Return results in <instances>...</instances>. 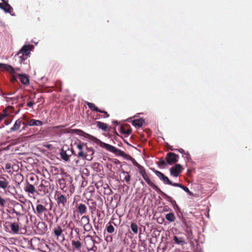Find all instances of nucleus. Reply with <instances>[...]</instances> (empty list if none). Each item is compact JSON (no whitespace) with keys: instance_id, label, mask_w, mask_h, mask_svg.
<instances>
[{"instance_id":"nucleus-8","label":"nucleus","mask_w":252,"mask_h":252,"mask_svg":"<svg viewBox=\"0 0 252 252\" xmlns=\"http://www.w3.org/2000/svg\"><path fill=\"white\" fill-rule=\"evenodd\" d=\"M182 166L180 164H176L175 166L170 169L171 175L174 177H177L182 172Z\"/></svg>"},{"instance_id":"nucleus-16","label":"nucleus","mask_w":252,"mask_h":252,"mask_svg":"<svg viewBox=\"0 0 252 252\" xmlns=\"http://www.w3.org/2000/svg\"><path fill=\"white\" fill-rule=\"evenodd\" d=\"M77 240H72L71 241V244L73 246V251H80L81 248V243L80 242V240H79L78 238H76Z\"/></svg>"},{"instance_id":"nucleus-13","label":"nucleus","mask_w":252,"mask_h":252,"mask_svg":"<svg viewBox=\"0 0 252 252\" xmlns=\"http://www.w3.org/2000/svg\"><path fill=\"white\" fill-rule=\"evenodd\" d=\"M33 210L34 211V214H35L38 217L42 215L44 212L47 211L46 208L40 204H37L36 206L35 210H34L33 208Z\"/></svg>"},{"instance_id":"nucleus-15","label":"nucleus","mask_w":252,"mask_h":252,"mask_svg":"<svg viewBox=\"0 0 252 252\" xmlns=\"http://www.w3.org/2000/svg\"><path fill=\"white\" fill-rule=\"evenodd\" d=\"M22 121L21 119L17 120L13 126L10 128V132H14L19 130L22 125Z\"/></svg>"},{"instance_id":"nucleus-19","label":"nucleus","mask_w":252,"mask_h":252,"mask_svg":"<svg viewBox=\"0 0 252 252\" xmlns=\"http://www.w3.org/2000/svg\"><path fill=\"white\" fill-rule=\"evenodd\" d=\"M15 93V92H14L13 94H6L7 96L5 97V98L6 99L7 101H9V100L10 99L12 101V104H13L14 103H16V102H17L19 99H22L23 98V96L21 95H18L14 97H9L8 96V95H11Z\"/></svg>"},{"instance_id":"nucleus-23","label":"nucleus","mask_w":252,"mask_h":252,"mask_svg":"<svg viewBox=\"0 0 252 252\" xmlns=\"http://www.w3.org/2000/svg\"><path fill=\"white\" fill-rule=\"evenodd\" d=\"M86 103L87 105L89 108L91 110L99 113H103V110L99 109L98 107L95 105L94 104L89 102H86Z\"/></svg>"},{"instance_id":"nucleus-54","label":"nucleus","mask_w":252,"mask_h":252,"mask_svg":"<svg viewBox=\"0 0 252 252\" xmlns=\"http://www.w3.org/2000/svg\"><path fill=\"white\" fill-rule=\"evenodd\" d=\"M130 133H131V130H125V131L124 132V134H125L127 135H129Z\"/></svg>"},{"instance_id":"nucleus-56","label":"nucleus","mask_w":252,"mask_h":252,"mask_svg":"<svg viewBox=\"0 0 252 252\" xmlns=\"http://www.w3.org/2000/svg\"><path fill=\"white\" fill-rule=\"evenodd\" d=\"M59 183L61 185H63L64 183V180H63V179L60 180L59 181ZM64 187V186H63V187Z\"/></svg>"},{"instance_id":"nucleus-47","label":"nucleus","mask_w":252,"mask_h":252,"mask_svg":"<svg viewBox=\"0 0 252 252\" xmlns=\"http://www.w3.org/2000/svg\"><path fill=\"white\" fill-rule=\"evenodd\" d=\"M171 150L172 151H177L178 152H179L180 153L182 154L183 155L185 154V153H186L185 152V151L183 149H182V148H180V149H171Z\"/></svg>"},{"instance_id":"nucleus-39","label":"nucleus","mask_w":252,"mask_h":252,"mask_svg":"<svg viewBox=\"0 0 252 252\" xmlns=\"http://www.w3.org/2000/svg\"><path fill=\"white\" fill-rule=\"evenodd\" d=\"M128 159L129 160H130L132 164H133V165L136 166V167L139 165V164L135 160V159L131 156H129Z\"/></svg>"},{"instance_id":"nucleus-5","label":"nucleus","mask_w":252,"mask_h":252,"mask_svg":"<svg viewBox=\"0 0 252 252\" xmlns=\"http://www.w3.org/2000/svg\"><path fill=\"white\" fill-rule=\"evenodd\" d=\"M73 152V151L72 149H69L68 147H63L61 150L60 155L63 160L67 161L69 160V157L71 156Z\"/></svg>"},{"instance_id":"nucleus-58","label":"nucleus","mask_w":252,"mask_h":252,"mask_svg":"<svg viewBox=\"0 0 252 252\" xmlns=\"http://www.w3.org/2000/svg\"><path fill=\"white\" fill-rule=\"evenodd\" d=\"M13 75V77L12 78V81H16V76H15V75Z\"/></svg>"},{"instance_id":"nucleus-41","label":"nucleus","mask_w":252,"mask_h":252,"mask_svg":"<svg viewBox=\"0 0 252 252\" xmlns=\"http://www.w3.org/2000/svg\"><path fill=\"white\" fill-rule=\"evenodd\" d=\"M181 189H183L185 191H186L187 193H188L189 194V195H193V193L189 190L188 188L185 187L184 186H182V188H181Z\"/></svg>"},{"instance_id":"nucleus-12","label":"nucleus","mask_w":252,"mask_h":252,"mask_svg":"<svg viewBox=\"0 0 252 252\" xmlns=\"http://www.w3.org/2000/svg\"><path fill=\"white\" fill-rule=\"evenodd\" d=\"M57 204L59 206L65 207L67 203L66 197L61 194H57L56 199Z\"/></svg>"},{"instance_id":"nucleus-60","label":"nucleus","mask_w":252,"mask_h":252,"mask_svg":"<svg viewBox=\"0 0 252 252\" xmlns=\"http://www.w3.org/2000/svg\"><path fill=\"white\" fill-rule=\"evenodd\" d=\"M34 178H35V177H34V176L30 177V180L31 181H33L34 180Z\"/></svg>"},{"instance_id":"nucleus-61","label":"nucleus","mask_w":252,"mask_h":252,"mask_svg":"<svg viewBox=\"0 0 252 252\" xmlns=\"http://www.w3.org/2000/svg\"><path fill=\"white\" fill-rule=\"evenodd\" d=\"M14 213H15L17 215H19V213L17 212V211H16L14 210Z\"/></svg>"},{"instance_id":"nucleus-26","label":"nucleus","mask_w":252,"mask_h":252,"mask_svg":"<svg viewBox=\"0 0 252 252\" xmlns=\"http://www.w3.org/2000/svg\"><path fill=\"white\" fill-rule=\"evenodd\" d=\"M96 126L98 128H99L104 131H107V128H108V126L106 124L102 123L101 122L97 121V122H96Z\"/></svg>"},{"instance_id":"nucleus-38","label":"nucleus","mask_w":252,"mask_h":252,"mask_svg":"<svg viewBox=\"0 0 252 252\" xmlns=\"http://www.w3.org/2000/svg\"><path fill=\"white\" fill-rule=\"evenodd\" d=\"M137 168H138V172L140 175L146 172L145 168L140 164L137 167Z\"/></svg>"},{"instance_id":"nucleus-22","label":"nucleus","mask_w":252,"mask_h":252,"mask_svg":"<svg viewBox=\"0 0 252 252\" xmlns=\"http://www.w3.org/2000/svg\"><path fill=\"white\" fill-rule=\"evenodd\" d=\"M43 125L42 122L40 120L32 119L28 122L29 126H41Z\"/></svg>"},{"instance_id":"nucleus-10","label":"nucleus","mask_w":252,"mask_h":252,"mask_svg":"<svg viewBox=\"0 0 252 252\" xmlns=\"http://www.w3.org/2000/svg\"><path fill=\"white\" fill-rule=\"evenodd\" d=\"M152 170L160 180L163 182L164 184L167 185L171 184V181L163 173L160 171L156 170L155 169H152Z\"/></svg>"},{"instance_id":"nucleus-20","label":"nucleus","mask_w":252,"mask_h":252,"mask_svg":"<svg viewBox=\"0 0 252 252\" xmlns=\"http://www.w3.org/2000/svg\"><path fill=\"white\" fill-rule=\"evenodd\" d=\"M19 79L20 80V82L25 85H27L29 84V78L24 74H18Z\"/></svg>"},{"instance_id":"nucleus-33","label":"nucleus","mask_w":252,"mask_h":252,"mask_svg":"<svg viewBox=\"0 0 252 252\" xmlns=\"http://www.w3.org/2000/svg\"><path fill=\"white\" fill-rule=\"evenodd\" d=\"M101 165L97 162H94L92 164V168L94 170L97 172H99L101 171Z\"/></svg>"},{"instance_id":"nucleus-6","label":"nucleus","mask_w":252,"mask_h":252,"mask_svg":"<svg viewBox=\"0 0 252 252\" xmlns=\"http://www.w3.org/2000/svg\"><path fill=\"white\" fill-rule=\"evenodd\" d=\"M86 238H89L90 239V242L93 244V247L88 248V250L90 252H96L97 250V247L95 246L96 244H99L101 242V239L97 236H96L97 241L94 239L93 237L90 235H88Z\"/></svg>"},{"instance_id":"nucleus-35","label":"nucleus","mask_w":252,"mask_h":252,"mask_svg":"<svg viewBox=\"0 0 252 252\" xmlns=\"http://www.w3.org/2000/svg\"><path fill=\"white\" fill-rule=\"evenodd\" d=\"M183 157L185 159L187 162H189L191 160L189 152L185 153V154L183 155Z\"/></svg>"},{"instance_id":"nucleus-9","label":"nucleus","mask_w":252,"mask_h":252,"mask_svg":"<svg viewBox=\"0 0 252 252\" xmlns=\"http://www.w3.org/2000/svg\"><path fill=\"white\" fill-rule=\"evenodd\" d=\"M0 9H2L5 13H9L12 16L14 15V14H12L13 11V8L8 4V1L6 0L0 3Z\"/></svg>"},{"instance_id":"nucleus-14","label":"nucleus","mask_w":252,"mask_h":252,"mask_svg":"<svg viewBox=\"0 0 252 252\" xmlns=\"http://www.w3.org/2000/svg\"><path fill=\"white\" fill-rule=\"evenodd\" d=\"M143 178L144 179V180L146 181V182L153 189H158V186H156L155 184H154L150 179L148 176L147 175L146 172H144V173L142 174L141 175Z\"/></svg>"},{"instance_id":"nucleus-49","label":"nucleus","mask_w":252,"mask_h":252,"mask_svg":"<svg viewBox=\"0 0 252 252\" xmlns=\"http://www.w3.org/2000/svg\"><path fill=\"white\" fill-rule=\"evenodd\" d=\"M77 148L79 150V151H83V145L81 144H78L77 145Z\"/></svg>"},{"instance_id":"nucleus-7","label":"nucleus","mask_w":252,"mask_h":252,"mask_svg":"<svg viewBox=\"0 0 252 252\" xmlns=\"http://www.w3.org/2000/svg\"><path fill=\"white\" fill-rule=\"evenodd\" d=\"M81 224L85 231L89 232L92 228V226L90 223L89 219L87 216H84L81 218Z\"/></svg>"},{"instance_id":"nucleus-64","label":"nucleus","mask_w":252,"mask_h":252,"mask_svg":"<svg viewBox=\"0 0 252 252\" xmlns=\"http://www.w3.org/2000/svg\"><path fill=\"white\" fill-rule=\"evenodd\" d=\"M89 245L91 246V247H93V244L91 243L90 242V244Z\"/></svg>"},{"instance_id":"nucleus-44","label":"nucleus","mask_w":252,"mask_h":252,"mask_svg":"<svg viewBox=\"0 0 252 252\" xmlns=\"http://www.w3.org/2000/svg\"><path fill=\"white\" fill-rule=\"evenodd\" d=\"M85 151V153L86 154H90V152L91 151L94 152V150L93 148H89L88 147H86V150Z\"/></svg>"},{"instance_id":"nucleus-1","label":"nucleus","mask_w":252,"mask_h":252,"mask_svg":"<svg viewBox=\"0 0 252 252\" xmlns=\"http://www.w3.org/2000/svg\"><path fill=\"white\" fill-rule=\"evenodd\" d=\"M71 132L72 133H76V134L83 136L87 139H88L89 140L92 141V142L95 143V144L98 145L102 148H104L105 149H106L107 151L113 153H116L117 152H119L121 155H123L124 154H125V153L123 151H122L116 147L109 145L108 144L105 143L98 139L96 138V137L87 133L85 132H84L83 130L81 129H72Z\"/></svg>"},{"instance_id":"nucleus-46","label":"nucleus","mask_w":252,"mask_h":252,"mask_svg":"<svg viewBox=\"0 0 252 252\" xmlns=\"http://www.w3.org/2000/svg\"><path fill=\"white\" fill-rule=\"evenodd\" d=\"M158 165L159 166H165L166 165V163L163 160H160L159 161Z\"/></svg>"},{"instance_id":"nucleus-45","label":"nucleus","mask_w":252,"mask_h":252,"mask_svg":"<svg viewBox=\"0 0 252 252\" xmlns=\"http://www.w3.org/2000/svg\"><path fill=\"white\" fill-rule=\"evenodd\" d=\"M169 185L173 186L174 187H179L181 189L182 188V185L178 184V183H173L172 182H171V184H169Z\"/></svg>"},{"instance_id":"nucleus-31","label":"nucleus","mask_w":252,"mask_h":252,"mask_svg":"<svg viewBox=\"0 0 252 252\" xmlns=\"http://www.w3.org/2000/svg\"><path fill=\"white\" fill-rule=\"evenodd\" d=\"M165 218L166 219L170 221V222H173L175 220V217L173 213H170L169 214H167L165 215Z\"/></svg>"},{"instance_id":"nucleus-28","label":"nucleus","mask_w":252,"mask_h":252,"mask_svg":"<svg viewBox=\"0 0 252 252\" xmlns=\"http://www.w3.org/2000/svg\"><path fill=\"white\" fill-rule=\"evenodd\" d=\"M122 174H123L125 176L124 179L122 180L123 182L125 181L127 183H129L130 180V176L129 175L128 172L124 171L123 169L121 170Z\"/></svg>"},{"instance_id":"nucleus-37","label":"nucleus","mask_w":252,"mask_h":252,"mask_svg":"<svg viewBox=\"0 0 252 252\" xmlns=\"http://www.w3.org/2000/svg\"><path fill=\"white\" fill-rule=\"evenodd\" d=\"M106 230L109 233H112L114 232L115 229L112 225L110 224L107 226Z\"/></svg>"},{"instance_id":"nucleus-32","label":"nucleus","mask_w":252,"mask_h":252,"mask_svg":"<svg viewBox=\"0 0 252 252\" xmlns=\"http://www.w3.org/2000/svg\"><path fill=\"white\" fill-rule=\"evenodd\" d=\"M130 228L134 234H137L138 232V226L135 222H131Z\"/></svg>"},{"instance_id":"nucleus-48","label":"nucleus","mask_w":252,"mask_h":252,"mask_svg":"<svg viewBox=\"0 0 252 252\" xmlns=\"http://www.w3.org/2000/svg\"><path fill=\"white\" fill-rule=\"evenodd\" d=\"M174 202L175 203V205H174V208L175 210L177 212H180L181 209H180V207L176 204V202L175 201Z\"/></svg>"},{"instance_id":"nucleus-52","label":"nucleus","mask_w":252,"mask_h":252,"mask_svg":"<svg viewBox=\"0 0 252 252\" xmlns=\"http://www.w3.org/2000/svg\"><path fill=\"white\" fill-rule=\"evenodd\" d=\"M103 113L105 114V116L103 117L104 118H107L109 117V115L107 113V112H106L105 111H103Z\"/></svg>"},{"instance_id":"nucleus-40","label":"nucleus","mask_w":252,"mask_h":252,"mask_svg":"<svg viewBox=\"0 0 252 252\" xmlns=\"http://www.w3.org/2000/svg\"><path fill=\"white\" fill-rule=\"evenodd\" d=\"M18 58H19V62L20 63H22L23 62H24L26 59H27V58L25 57L26 56H23L22 55H19V56H17Z\"/></svg>"},{"instance_id":"nucleus-25","label":"nucleus","mask_w":252,"mask_h":252,"mask_svg":"<svg viewBox=\"0 0 252 252\" xmlns=\"http://www.w3.org/2000/svg\"><path fill=\"white\" fill-rule=\"evenodd\" d=\"M144 123V120L142 118L134 120L132 122V124L133 126L137 127H141L143 126V124Z\"/></svg>"},{"instance_id":"nucleus-55","label":"nucleus","mask_w":252,"mask_h":252,"mask_svg":"<svg viewBox=\"0 0 252 252\" xmlns=\"http://www.w3.org/2000/svg\"><path fill=\"white\" fill-rule=\"evenodd\" d=\"M169 210V207L167 206L163 207V211L164 212H167Z\"/></svg>"},{"instance_id":"nucleus-43","label":"nucleus","mask_w":252,"mask_h":252,"mask_svg":"<svg viewBox=\"0 0 252 252\" xmlns=\"http://www.w3.org/2000/svg\"><path fill=\"white\" fill-rule=\"evenodd\" d=\"M6 204V201L2 197L0 196V206L3 207Z\"/></svg>"},{"instance_id":"nucleus-59","label":"nucleus","mask_w":252,"mask_h":252,"mask_svg":"<svg viewBox=\"0 0 252 252\" xmlns=\"http://www.w3.org/2000/svg\"><path fill=\"white\" fill-rule=\"evenodd\" d=\"M5 118L1 115H0V122L3 120Z\"/></svg>"},{"instance_id":"nucleus-3","label":"nucleus","mask_w":252,"mask_h":252,"mask_svg":"<svg viewBox=\"0 0 252 252\" xmlns=\"http://www.w3.org/2000/svg\"><path fill=\"white\" fill-rule=\"evenodd\" d=\"M1 69L7 71L12 75H15L21 71L19 67L14 68L10 65L0 63V69Z\"/></svg>"},{"instance_id":"nucleus-63","label":"nucleus","mask_w":252,"mask_h":252,"mask_svg":"<svg viewBox=\"0 0 252 252\" xmlns=\"http://www.w3.org/2000/svg\"><path fill=\"white\" fill-rule=\"evenodd\" d=\"M140 183L143 185V186H144L145 185V183L143 181H141Z\"/></svg>"},{"instance_id":"nucleus-21","label":"nucleus","mask_w":252,"mask_h":252,"mask_svg":"<svg viewBox=\"0 0 252 252\" xmlns=\"http://www.w3.org/2000/svg\"><path fill=\"white\" fill-rule=\"evenodd\" d=\"M25 191L29 193L33 194L35 192L34 187L28 183L25 187Z\"/></svg>"},{"instance_id":"nucleus-57","label":"nucleus","mask_w":252,"mask_h":252,"mask_svg":"<svg viewBox=\"0 0 252 252\" xmlns=\"http://www.w3.org/2000/svg\"><path fill=\"white\" fill-rule=\"evenodd\" d=\"M125 128L123 126H121L120 132L124 134V132H125Z\"/></svg>"},{"instance_id":"nucleus-18","label":"nucleus","mask_w":252,"mask_h":252,"mask_svg":"<svg viewBox=\"0 0 252 252\" xmlns=\"http://www.w3.org/2000/svg\"><path fill=\"white\" fill-rule=\"evenodd\" d=\"M154 190H155L156 191L158 192L162 197L165 198L166 200H167L169 202H172L173 201L172 200V198L166 194L165 193L163 192L161 190V189L158 187L157 189H154Z\"/></svg>"},{"instance_id":"nucleus-51","label":"nucleus","mask_w":252,"mask_h":252,"mask_svg":"<svg viewBox=\"0 0 252 252\" xmlns=\"http://www.w3.org/2000/svg\"><path fill=\"white\" fill-rule=\"evenodd\" d=\"M34 104V103L32 101H30L27 103V106L29 107H32Z\"/></svg>"},{"instance_id":"nucleus-17","label":"nucleus","mask_w":252,"mask_h":252,"mask_svg":"<svg viewBox=\"0 0 252 252\" xmlns=\"http://www.w3.org/2000/svg\"><path fill=\"white\" fill-rule=\"evenodd\" d=\"M185 231L186 232V235L188 239H192L193 238V234L190 227L186 223H185Z\"/></svg>"},{"instance_id":"nucleus-53","label":"nucleus","mask_w":252,"mask_h":252,"mask_svg":"<svg viewBox=\"0 0 252 252\" xmlns=\"http://www.w3.org/2000/svg\"><path fill=\"white\" fill-rule=\"evenodd\" d=\"M11 168V165L10 163H6L5 165V169L8 170Z\"/></svg>"},{"instance_id":"nucleus-36","label":"nucleus","mask_w":252,"mask_h":252,"mask_svg":"<svg viewBox=\"0 0 252 252\" xmlns=\"http://www.w3.org/2000/svg\"><path fill=\"white\" fill-rule=\"evenodd\" d=\"M85 155H86V153H85V151H84V150L80 151L78 153L77 157H78V158H80L84 159Z\"/></svg>"},{"instance_id":"nucleus-4","label":"nucleus","mask_w":252,"mask_h":252,"mask_svg":"<svg viewBox=\"0 0 252 252\" xmlns=\"http://www.w3.org/2000/svg\"><path fill=\"white\" fill-rule=\"evenodd\" d=\"M50 189L51 186L50 183L45 180H42L39 185L38 186V190L43 192L44 194L49 193Z\"/></svg>"},{"instance_id":"nucleus-34","label":"nucleus","mask_w":252,"mask_h":252,"mask_svg":"<svg viewBox=\"0 0 252 252\" xmlns=\"http://www.w3.org/2000/svg\"><path fill=\"white\" fill-rule=\"evenodd\" d=\"M94 154V152L91 151L90 154H86L85 155L84 159H86L88 160H91L93 159V156Z\"/></svg>"},{"instance_id":"nucleus-30","label":"nucleus","mask_w":252,"mask_h":252,"mask_svg":"<svg viewBox=\"0 0 252 252\" xmlns=\"http://www.w3.org/2000/svg\"><path fill=\"white\" fill-rule=\"evenodd\" d=\"M62 232H63V230H62L61 227L60 226H57V227H55L54 229V233L55 235L57 237L61 236Z\"/></svg>"},{"instance_id":"nucleus-42","label":"nucleus","mask_w":252,"mask_h":252,"mask_svg":"<svg viewBox=\"0 0 252 252\" xmlns=\"http://www.w3.org/2000/svg\"><path fill=\"white\" fill-rule=\"evenodd\" d=\"M11 112H8V110L6 109H5L3 110L2 112L1 113V115L4 117L6 118L7 117L10 113Z\"/></svg>"},{"instance_id":"nucleus-50","label":"nucleus","mask_w":252,"mask_h":252,"mask_svg":"<svg viewBox=\"0 0 252 252\" xmlns=\"http://www.w3.org/2000/svg\"><path fill=\"white\" fill-rule=\"evenodd\" d=\"M75 231L77 233V237L76 238H78L79 240H80V234H79V229L78 228H75Z\"/></svg>"},{"instance_id":"nucleus-62","label":"nucleus","mask_w":252,"mask_h":252,"mask_svg":"<svg viewBox=\"0 0 252 252\" xmlns=\"http://www.w3.org/2000/svg\"><path fill=\"white\" fill-rule=\"evenodd\" d=\"M142 233H141V231L140 230V233L139 234V238H140L141 237V235Z\"/></svg>"},{"instance_id":"nucleus-11","label":"nucleus","mask_w":252,"mask_h":252,"mask_svg":"<svg viewBox=\"0 0 252 252\" xmlns=\"http://www.w3.org/2000/svg\"><path fill=\"white\" fill-rule=\"evenodd\" d=\"M179 156L174 153H168L166 157V160L168 164H172L178 161Z\"/></svg>"},{"instance_id":"nucleus-29","label":"nucleus","mask_w":252,"mask_h":252,"mask_svg":"<svg viewBox=\"0 0 252 252\" xmlns=\"http://www.w3.org/2000/svg\"><path fill=\"white\" fill-rule=\"evenodd\" d=\"M173 240L175 243L178 245H183L185 243V241L182 237H178L176 236L173 237Z\"/></svg>"},{"instance_id":"nucleus-2","label":"nucleus","mask_w":252,"mask_h":252,"mask_svg":"<svg viewBox=\"0 0 252 252\" xmlns=\"http://www.w3.org/2000/svg\"><path fill=\"white\" fill-rule=\"evenodd\" d=\"M33 48L34 46L32 45H30L29 44H25L22 46L18 52L15 55V57L20 55H22L23 56H25L26 57H29L31 51Z\"/></svg>"},{"instance_id":"nucleus-24","label":"nucleus","mask_w":252,"mask_h":252,"mask_svg":"<svg viewBox=\"0 0 252 252\" xmlns=\"http://www.w3.org/2000/svg\"><path fill=\"white\" fill-rule=\"evenodd\" d=\"M11 231L14 234H17L19 231V225L17 222L11 223L10 224Z\"/></svg>"},{"instance_id":"nucleus-27","label":"nucleus","mask_w":252,"mask_h":252,"mask_svg":"<svg viewBox=\"0 0 252 252\" xmlns=\"http://www.w3.org/2000/svg\"><path fill=\"white\" fill-rule=\"evenodd\" d=\"M86 209V206L84 204L80 203L77 206V210L81 215L85 214Z\"/></svg>"}]
</instances>
